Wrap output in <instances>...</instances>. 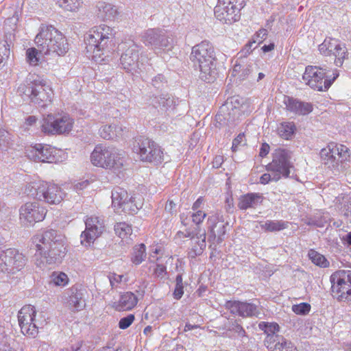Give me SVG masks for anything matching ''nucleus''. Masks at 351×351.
I'll return each mask as SVG.
<instances>
[{"mask_svg": "<svg viewBox=\"0 0 351 351\" xmlns=\"http://www.w3.org/2000/svg\"><path fill=\"white\" fill-rule=\"evenodd\" d=\"M31 250H35L34 262L40 269L60 262L66 253L64 239L54 230L36 234L32 238Z\"/></svg>", "mask_w": 351, "mask_h": 351, "instance_id": "f257e3e1", "label": "nucleus"}, {"mask_svg": "<svg viewBox=\"0 0 351 351\" xmlns=\"http://www.w3.org/2000/svg\"><path fill=\"white\" fill-rule=\"evenodd\" d=\"M194 66L200 71V78L210 83L215 80L217 60L212 44L202 41L193 47L191 57Z\"/></svg>", "mask_w": 351, "mask_h": 351, "instance_id": "f03ea898", "label": "nucleus"}, {"mask_svg": "<svg viewBox=\"0 0 351 351\" xmlns=\"http://www.w3.org/2000/svg\"><path fill=\"white\" fill-rule=\"evenodd\" d=\"M320 156L335 176L351 173L350 152L346 145L330 143L321 150Z\"/></svg>", "mask_w": 351, "mask_h": 351, "instance_id": "7ed1b4c3", "label": "nucleus"}, {"mask_svg": "<svg viewBox=\"0 0 351 351\" xmlns=\"http://www.w3.org/2000/svg\"><path fill=\"white\" fill-rule=\"evenodd\" d=\"M34 41L40 53L44 55L56 54L62 56L69 51L66 38L52 25H43Z\"/></svg>", "mask_w": 351, "mask_h": 351, "instance_id": "20e7f679", "label": "nucleus"}, {"mask_svg": "<svg viewBox=\"0 0 351 351\" xmlns=\"http://www.w3.org/2000/svg\"><path fill=\"white\" fill-rule=\"evenodd\" d=\"M115 31L106 25L91 28L86 34L84 41L87 53L95 61H97L109 51L110 44L114 37Z\"/></svg>", "mask_w": 351, "mask_h": 351, "instance_id": "39448f33", "label": "nucleus"}, {"mask_svg": "<svg viewBox=\"0 0 351 351\" xmlns=\"http://www.w3.org/2000/svg\"><path fill=\"white\" fill-rule=\"evenodd\" d=\"M291 152L285 149H277L273 154L272 161L267 165V169L271 173H264L260 178V183L268 184L270 181H278L282 177H289L290 169L293 167L290 159Z\"/></svg>", "mask_w": 351, "mask_h": 351, "instance_id": "423d86ee", "label": "nucleus"}, {"mask_svg": "<svg viewBox=\"0 0 351 351\" xmlns=\"http://www.w3.org/2000/svg\"><path fill=\"white\" fill-rule=\"evenodd\" d=\"M19 94L24 99H29L38 108H45L51 104L53 91L44 80H35L27 84H21L18 88Z\"/></svg>", "mask_w": 351, "mask_h": 351, "instance_id": "0eeeda50", "label": "nucleus"}, {"mask_svg": "<svg viewBox=\"0 0 351 351\" xmlns=\"http://www.w3.org/2000/svg\"><path fill=\"white\" fill-rule=\"evenodd\" d=\"M25 192L28 196L49 204H60L65 196V193L59 186L44 181L28 183Z\"/></svg>", "mask_w": 351, "mask_h": 351, "instance_id": "6e6552de", "label": "nucleus"}, {"mask_svg": "<svg viewBox=\"0 0 351 351\" xmlns=\"http://www.w3.org/2000/svg\"><path fill=\"white\" fill-rule=\"evenodd\" d=\"M119 50L121 51L120 65L125 71L132 75L143 71L144 58L141 56V60H139V47L136 43L133 40L123 42L119 45Z\"/></svg>", "mask_w": 351, "mask_h": 351, "instance_id": "1a4fd4ad", "label": "nucleus"}, {"mask_svg": "<svg viewBox=\"0 0 351 351\" xmlns=\"http://www.w3.org/2000/svg\"><path fill=\"white\" fill-rule=\"evenodd\" d=\"M90 161L96 167L116 171L123 167L124 159L115 148L98 145L91 153Z\"/></svg>", "mask_w": 351, "mask_h": 351, "instance_id": "9d476101", "label": "nucleus"}, {"mask_svg": "<svg viewBox=\"0 0 351 351\" xmlns=\"http://www.w3.org/2000/svg\"><path fill=\"white\" fill-rule=\"evenodd\" d=\"M73 123V119L66 113L48 114L43 119L41 130L47 134H68L71 131Z\"/></svg>", "mask_w": 351, "mask_h": 351, "instance_id": "9b49d317", "label": "nucleus"}, {"mask_svg": "<svg viewBox=\"0 0 351 351\" xmlns=\"http://www.w3.org/2000/svg\"><path fill=\"white\" fill-rule=\"evenodd\" d=\"M339 74H334L332 80L326 75V69L317 66L308 65L306 67L302 79L306 84L314 90L325 91L328 90Z\"/></svg>", "mask_w": 351, "mask_h": 351, "instance_id": "f8f14e48", "label": "nucleus"}, {"mask_svg": "<svg viewBox=\"0 0 351 351\" xmlns=\"http://www.w3.org/2000/svg\"><path fill=\"white\" fill-rule=\"evenodd\" d=\"M331 291L339 301H346L351 298V270H338L330 277Z\"/></svg>", "mask_w": 351, "mask_h": 351, "instance_id": "ddd939ff", "label": "nucleus"}, {"mask_svg": "<svg viewBox=\"0 0 351 351\" xmlns=\"http://www.w3.org/2000/svg\"><path fill=\"white\" fill-rule=\"evenodd\" d=\"M244 6V0H218L215 16L219 21L231 24L239 20L240 11Z\"/></svg>", "mask_w": 351, "mask_h": 351, "instance_id": "4468645a", "label": "nucleus"}, {"mask_svg": "<svg viewBox=\"0 0 351 351\" xmlns=\"http://www.w3.org/2000/svg\"><path fill=\"white\" fill-rule=\"evenodd\" d=\"M319 51L322 55L330 57L333 60L334 64L337 66H341L344 60L348 58V51L346 44L338 39L326 38L319 45Z\"/></svg>", "mask_w": 351, "mask_h": 351, "instance_id": "2eb2a0df", "label": "nucleus"}, {"mask_svg": "<svg viewBox=\"0 0 351 351\" xmlns=\"http://www.w3.org/2000/svg\"><path fill=\"white\" fill-rule=\"evenodd\" d=\"M36 315L35 307L32 305H25L19 311V324L24 335L34 338L38 334L41 324L35 319Z\"/></svg>", "mask_w": 351, "mask_h": 351, "instance_id": "dca6fc26", "label": "nucleus"}, {"mask_svg": "<svg viewBox=\"0 0 351 351\" xmlns=\"http://www.w3.org/2000/svg\"><path fill=\"white\" fill-rule=\"evenodd\" d=\"M26 261L25 256L15 249L0 252V271L14 274L23 268Z\"/></svg>", "mask_w": 351, "mask_h": 351, "instance_id": "f3484780", "label": "nucleus"}, {"mask_svg": "<svg viewBox=\"0 0 351 351\" xmlns=\"http://www.w3.org/2000/svg\"><path fill=\"white\" fill-rule=\"evenodd\" d=\"M134 152L140 156L141 160L149 162H160L162 160V152L153 141L141 138L134 146Z\"/></svg>", "mask_w": 351, "mask_h": 351, "instance_id": "a211bd4d", "label": "nucleus"}, {"mask_svg": "<svg viewBox=\"0 0 351 351\" xmlns=\"http://www.w3.org/2000/svg\"><path fill=\"white\" fill-rule=\"evenodd\" d=\"M142 41L147 46H152L154 50L168 51L172 48L173 40L164 30L160 29H147L142 35Z\"/></svg>", "mask_w": 351, "mask_h": 351, "instance_id": "6ab92c4d", "label": "nucleus"}, {"mask_svg": "<svg viewBox=\"0 0 351 351\" xmlns=\"http://www.w3.org/2000/svg\"><path fill=\"white\" fill-rule=\"evenodd\" d=\"M243 112V99L239 96H233L228 98L220 108L219 113L216 115V119L221 121L222 119H227L229 121H234L239 119Z\"/></svg>", "mask_w": 351, "mask_h": 351, "instance_id": "aec40b11", "label": "nucleus"}, {"mask_svg": "<svg viewBox=\"0 0 351 351\" xmlns=\"http://www.w3.org/2000/svg\"><path fill=\"white\" fill-rule=\"evenodd\" d=\"M20 219L26 225H33L43 221L46 215V209L38 202H27L20 208Z\"/></svg>", "mask_w": 351, "mask_h": 351, "instance_id": "412c9836", "label": "nucleus"}, {"mask_svg": "<svg viewBox=\"0 0 351 351\" xmlns=\"http://www.w3.org/2000/svg\"><path fill=\"white\" fill-rule=\"evenodd\" d=\"M85 225L86 229L81 234V243L88 246L104 230V220L96 216H90L86 219Z\"/></svg>", "mask_w": 351, "mask_h": 351, "instance_id": "4be33fe9", "label": "nucleus"}, {"mask_svg": "<svg viewBox=\"0 0 351 351\" xmlns=\"http://www.w3.org/2000/svg\"><path fill=\"white\" fill-rule=\"evenodd\" d=\"M225 308L232 315L243 317H252L258 314V307L252 303L229 300L226 302Z\"/></svg>", "mask_w": 351, "mask_h": 351, "instance_id": "5701e85b", "label": "nucleus"}, {"mask_svg": "<svg viewBox=\"0 0 351 351\" xmlns=\"http://www.w3.org/2000/svg\"><path fill=\"white\" fill-rule=\"evenodd\" d=\"M177 234L180 237H189L191 239V247L188 253L190 258H195L203 253L206 246L205 232L196 234L195 235L189 231H187L186 233L178 232Z\"/></svg>", "mask_w": 351, "mask_h": 351, "instance_id": "b1692460", "label": "nucleus"}, {"mask_svg": "<svg viewBox=\"0 0 351 351\" xmlns=\"http://www.w3.org/2000/svg\"><path fill=\"white\" fill-rule=\"evenodd\" d=\"M177 103L178 99L168 93L152 95L149 98L150 105L166 113L173 110Z\"/></svg>", "mask_w": 351, "mask_h": 351, "instance_id": "393cba45", "label": "nucleus"}, {"mask_svg": "<svg viewBox=\"0 0 351 351\" xmlns=\"http://www.w3.org/2000/svg\"><path fill=\"white\" fill-rule=\"evenodd\" d=\"M56 149L49 145H36L29 156L36 162H53L56 161Z\"/></svg>", "mask_w": 351, "mask_h": 351, "instance_id": "a878e982", "label": "nucleus"}, {"mask_svg": "<svg viewBox=\"0 0 351 351\" xmlns=\"http://www.w3.org/2000/svg\"><path fill=\"white\" fill-rule=\"evenodd\" d=\"M207 223L210 234L208 241H210L211 239H215L217 238V242H221L226 232V225L223 223L222 216L220 217L218 213L210 215L208 218Z\"/></svg>", "mask_w": 351, "mask_h": 351, "instance_id": "bb28decb", "label": "nucleus"}, {"mask_svg": "<svg viewBox=\"0 0 351 351\" xmlns=\"http://www.w3.org/2000/svg\"><path fill=\"white\" fill-rule=\"evenodd\" d=\"M66 302L71 309L79 311L84 308L85 300L83 298L84 294L82 289L73 286L66 291Z\"/></svg>", "mask_w": 351, "mask_h": 351, "instance_id": "cd10ccee", "label": "nucleus"}, {"mask_svg": "<svg viewBox=\"0 0 351 351\" xmlns=\"http://www.w3.org/2000/svg\"><path fill=\"white\" fill-rule=\"evenodd\" d=\"M269 351H297L291 342L278 335L269 336L265 340Z\"/></svg>", "mask_w": 351, "mask_h": 351, "instance_id": "c85d7f7f", "label": "nucleus"}, {"mask_svg": "<svg viewBox=\"0 0 351 351\" xmlns=\"http://www.w3.org/2000/svg\"><path fill=\"white\" fill-rule=\"evenodd\" d=\"M283 103L289 111L299 115L308 114L313 110L311 104L303 102L293 97L285 96Z\"/></svg>", "mask_w": 351, "mask_h": 351, "instance_id": "c756f323", "label": "nucleus"}, {"mask_svg": "<svg viewBox=\"0 0 351 351\" xmlns=\"http://www.w3.org/2000/svg\"><path fill=\"white\" fill-rule=\"evenodd\" d=\"M97 17L104 21H112L115 19L118 12L114 5L105 1H98L96 5Z\"/></svg>", "mask_w": 351, "mask_h": 351, "instance_id": "7c9ffc66", "label": "nucleus"}, {"mask_svg": "<svg viewBox=\"0 0 351 351\" xmlns=\"http://www.w3.org/2000/svg\"><path fill=\"white\" fill-rule=\"evenodd\" d=\"M137 302L136 295L128 291L120 295L119 301L114 303L113 307L118 311H130L137 304Z\"/></svg>", "mask_w": 351, "mask_h": 351, "instance_id": "2f4dec72", "label": "nucleus"}, {"mask_svg": "<svg viewBox=\"0 0 351 351\" xmlns=\"http://www.w3.org/2000/svg\"><path fill=\"white\" fill-rule=\"evenodd\" d=\"M263 197L258 193H247L240 197L238 207L241 210L248 208H254L261 205L263 202Z\"/></svg>", "mask_w": 351, "mask_h": 351, "instance_id": "473e14b6", "label": "nucleus"}, {"mask_svg": "<svg viewBox=\"0 0 351 351\" xmlns=\"http://www.w3.org/2000/svg\"><path fill=\"white\" fill-rule=\"evenodd\" d=\"M251 65L247 64L244 58H238L232 71V75L244 80L251 71Z\"/></svg>", "mask_w": 351, "mask_h": 351, "instance_id": "72a5a7b5", "label": "nucleus"}, {"mask_svg": "<svg viewBox=\"0 0 351 351\" xmlns=\"http://www.w3.org/2000/svg\"><path fill=\"white\" fill-rule=\"evenodd\" d=\"M112 205L115 210L123 209L125 201L128 198V192L121 188H117L112 191Z\"/></svg>", "mask_w": 351, "mask_h": 351, "instance_id": "f704fd0d", "label": "nucleus"}, {"mask_svg": "<svg viewBox=\"0 0 351 351\" xmlns=\"http://www.w3.org/2000/svg\"><path fill=\"white\" fill-rule=\"evenodd\" d=\"M121 128L115 125H104L99 130L100 136L110 140L121 135Z\"/></svg>", "mask_w": 351, "mask_h": 351, "instance_id": "c9c22d12", "label": "nucleus"}, {"mask_svg": "<svg viewBox=\"0 0 351 351\" xmlns=\"http://www.w3.org/2000/svg\"><path fill=\"white\" fill-rule=\"evenodd\" d=\"M288 222L282 220L271 221L267 220L261 225L262 229L269 232L280 231L288 227Z\"/></svg>", "mask_w": 351, "mask_h": 351, "instance_id": "e433bc0d", "label": "nucleus"}, {"mask_svg": "<svg viewBox=\"0 0 351 351\" xmlns=\"http://www.w3.org/2000/svg\"><path fill=\"white\" fill-rule=\"evenodd\" d=\"M108 279L112 289H117L121 285H125L129 281L127 275H119L115 273H110L108 276Z\"/></svg>", "mask_w": 351, "mask_h": 351, "instance_id": "4c0bfd02", "label": "nucleus"}, {"mask_svg": "<svg viewBox=\"0 0 351 351\" xmlns=\"http://www.w3.org/2000/svg\"><path fill=\"white\" fill-rule=\"evenodd\" d=\"M146 247L143 243L136 245L133 248L131 261L135 265L141 264L146 257Z\"/></svg>", "mask_w": 351, "mask_h": 351, "instance_id": "58836bf2", "label": "nucleus"}, {"mask_svg": "<svg viewBox=\"0 0 351 351\" xmlns=\"http://www.w3.org/2000/svg\"><path fill=\"white\" fill-rule=\"evenodd\" d=\"M56 1L59 7L69 12L77 11L82 3V0H56Z\"/></svg>", "mask_w": 351, "mask_h": 351, "instance_id": "ea45409f", "label": "nucleus"}, {"mask_svg": "<svg viewBox=\"0 0 351 351\" xmlns=\"http://www.w3.org/2000/svg\"><path fill=\"white\" fill-rule=\"evenodd\" d=\"M308 256L311 261L317 266L324 268L328 267L329 266V262L327 261L325 256L314 250H309Z\"/></svg>", "mask_w": 351, "mask_h": 351, "instance_id": "a19ab883", "label": "nucleus"}, {"mask_svg": "<svg viewBox=\"0 0 351 351\" xmlns=\"http://www.w3.org/2000/svg\"><path fill=\"white\" fill-rule=\"evenodd\" d=\"M114 231L123 239H128L132 232L131 226L125 222L117 223L114 226Z\"/></svg>", "mask_w": 351, "mask_h": 351, "instance_id": "79ce46f5", "label": "nucleus"}, {"mask_svg": "<svg viewBox=\"0 0 351 351\" xmlns=\"http://www.w3.org/2000/svg\"><path fill=\"white\" fill-rule=\"evenodd\" d=\"M295 125L293 123H282L278 128V134L285 139H289L294 133Z\"/></svg>", "mask_w": 351, "mask_h": 351, "instance_id": "37998d69", "label": "nucleus"}, {"mask_svg": "<svg viewBox=\"0 0 351 351\" xmlns=\"http://www.w3.org/2000/svg\"><path fill=\"white\" fill-rule=\"evenodd\" d=\"M69 282L67 275L63 272L54 271L51 276L50 283L55 286L64 287Z\"/></svg>", "mask_w": 351, "mask_h": 351, "instance_id": "c03bdc74", "label": "nucleus"}, {"mask_svg": "<svg viewBox=\"0 0 351 351\" xmlns=\"http://www.w3.org/2000/svg\"><path fill=\"white\" fill-rule=\"evenodd\" d=\"M141 206L142 204L141 202H136V198L131 197L130 199L128 198L126 201H125L122 211L133 214L136 213Z\"/></svg>", "mask_w": 351, "mask_h": 351, "instance_id": "a18cd8bd", "label": "nucleus"}, {"mask_svg": "<svg viewBox=\"0 0 351 351\" xmlns=\"http://www.w3.org/2000/svg\"><path fill=\"white\" fill-rule=\"evenodd\" d=\"M258 327L261 330H263L266 334L267 337L265 340L269 337L276 335L275 332L278 330L279 326L275 323H267L261 322L258 324Z\"/></svg>", "mask_w": 351, "mask_h": 351, "instance_id": "49530a36", "label": "nucleus"}, {"mask_svg": "<svg viewBox=\"0 0 351 351\" xmlns=\"http://www.w3.org/2000/svg\"><path fill=\"white\" fill-rule=\"evenodd\" d=\"M40 51L39 48L37 49L36 48H29L26 51V58L27 62L31 65H37L38 62L40 61ZM43 54V53H41Z\"/></svg>", "mask_w": 351, "mask_h": 351, "instance_id": "de8ad7c7", "label": "nucleus"}, {"mask_svg": "<svg viewBox=\"0 0 351 351\" xmlns=\"http://www.w3.org/2000/svg\"><path fill=\"white\" fill-rule=\"evenodd\" d=\"M184 294V285L182 274H178L176 278V287L173 291V297L176 300L180 299Z\"/></svg>", "mask_w": 351, "mask_h": 351, "instance_id": "09e8293b", "label": "nucleus"}, {"mask_svg": "<svg viewBox=\"0 0 351 351\" xmlns=\"http://www.w3.org/2000/svg\"><path fill=\"white\" fill-rule=\"evenodd\" d=\"M292 311L295 314L305 315L310 312L311 305L306 302L294 304L292 306Z\"/></svg>", "mask_w": 351, "mask_h": 351, "instance_id": "8fccbe9b", "label": "nucleus"}, {"mask_svg": "<svg viewBox=\"0 0 351 351\" xmlns=\"http://www.w3.org/2000/svg\"><path fill=\"white\" fill-rule=\"evenodd\" d=\"M10 46L6 42L0 43V64L10 56Z\"/></svg>", "mask_w": 351, "mask_h": 351, "instance_id": "3c124183", "label": "nucleus"}, {"mask_svg": "<svg viewBox=\"0 0 351 351\" xmlns=\"http://www.w3.org/2000/svg\"><path fill=\"white\" fill-rule=\"evenodd\" d=\"M256 43V41H250L248 43H247L243 49L239 52L240 56L238 58H244L250 54L253 49H254L257 46L253 47V45Z\"/></svg>", "mask_w": 351, "mask_h": 351, "instance_id": "603ef678", "label": "nucleus"}, {"mask_svg": "<svg viewBox=\"0 0 351 351\" xmlns=\"http://www.w3.org/2000/svg\"><path fill=\"white\" fill-rule=\"evenodd\" d=\"M134 315L133 314H129L126 317L121 318L119 322V326L121 329L128 328L134 322Z\"/></svg>", "mask_w": 351, "mask_h": 351, "instance_id": "864d4df0", "label": "nucleus"}, {"mask_svg": "<svg viewBox=\"0 0 351 351\" xmlns=\"http://www.w3.org/2000/svg\"><path fill=\"white\" fill-rule=\"evenodd\" d=\"M206 217V213L202 210H197L195 212H193L191 215L193 222L196 225L200 224Z\"/></svg>", "mask_w": 351, "mask_h": 351, "instance_id": "5fc2aeb1", "label": "nucleus"}, {"mask_svg": "<svg viewBox=\"0 0 351 351\" xmlns=\"http://www.w3.org/2000/svg\"><path fill=\"white\" fill-rule=\"evenodd\" d=\"M267 35V31L265 29H259L252 37L251 41H256L258 45L261 43L265 39Z\"/></svg>", "mask_w": 351, "mask_h": 351, "instance_id": "6e6d98bb", "label": "nucleus"}, {"mask_svg": "<svg viewBox=\"0 0 351 351\" xmlns=\"http://www.w3.org/2000/svg\"><path fill=\"white\" fill-rule=\"evenodd\" d=\"M166 80L164 75L158 74L152 79V85L156 88H160L163 84L166 83Z\"/></svg>", "mask_w": 351, "mask_h": 351, "instance_id": "4d7b16f0", "label": "nucleus"}, {"mask_svg": "<svg viewBox=\"0 0 351 351\" xmlns=\"http://www.w3.org/2000/svg\"><path fill=\"white\" fill-rule=\"evenodd\" d=\"M166 267L162 265H157L154 269V275L160 278H164L166 275Z\"/></svg>", "mask_w": 351, "mask_h": 351, "instance_id": "13d9d810", "label": "nucleus"}, {"mask_svg": "<svg viewBox=\"0 0 351 351\" xmlns=\"http://www.w3.org/2000/svg\"><path fill=\"white\" fill-rule=\"evenodd\" d=\"M88 184L89 182L88 180L79 182L74 184L73 189L77 193H80V191L86 189Z\"/></svg>", "mask_w": 351, "mask_h": 351, "instance_id": "bf43d9fd", "label": "nucleus"}, {"mask_svg": "<svg viewBox=\"0 0 351 351\" xmlns=\"http://www.w3.org/2000/svg\"><path fill=\"white\" fill-rule=\"evenodd\" d=\"M176 204L172 200H169L165 205V210L171 214L176 212Z\"/></svg>", "mask_w": 351, "mask_h": 351, "instance_id": "052dcab7", "label": "nucleus"}, {"mask_svg": "<svg viewBox=\"0 0 351 351\" xmlns=\"http://www.w3.org/2000/svg\"><path fill=\"white\" fill-rule=\"evenodd\" d=\"M232 330L237 332L239 337H243L245 336V331L243 328L237 323L233 325Z\"/></svg>", "mask_w": 351, "mask_h": 351, "instance_id": "680f3d73", "label": "nucleus"}, {"mask_svg": "<svg viewBox=\"0 0 351 351\" xmlns=\"http://www.w3.org/2000/svg\"><path fill=\"white\" fill-rule=\"evenodd\" d=\"M269 149H270V147L268 144H267V143L262 144L261 147L260 149V153H259L260 156L265 157V156H267L269 152Z\"/></svg>", "mask_w": 351, "mask_h": 351, "instance_id": "e2e57ef3", "label": "nucleus"}, {"mask_svg": "<svg viewBox=\"0 0 351 351\" xmlns=\"http://www.w3.org/2000/svg\"><path fill=\"white\" fill-rule=\"evenodd\" d=\"M244 135L239 134L232 141V149H235L243 141Z\"/></svg>", "mask_w": 351, "mask_h": 351, "instance_id": "0e129e2a", "label": "nucleus"}, {"mask_svg": "<svg viewBox=\"0 0 351 351\" xmlns=\"http://www.w3.org/2000/svg\"><path fill=\"white\" fill-rule=\"evenodd\" d=\"M204 199L202 197H199L193 204L192 206L193 212H195L197 210H201V206L203 204Z\"/></svg>", "mask_w": 351, "mask_h": 351, "instance_id": "69168bd1", "label": "nucleus"}, {"mask_svg": "<svg viewBox=\"0 0 351 351\" xmlns=\"http://www.w3.org/2000/svg\"><path fill=\"white\" fill-rule=\"evenodd\" d=\"M222 162L221 156H216L213 161V167L215 168H219Z\"/></svg>", "mask_w": 351, "mask_h": 351, "instance_id": "338daca9", "label": "nucleus"}, {"mask_svg": "<svg viewBox=\"0 0 351 351\" xmlns=\"http://www.w3.org/2000/svg\"><path fill=\"white\" fill-rule=\"evenodd\" d=\"M36 121V118L34 116H29L26 119V124L28 125H33Z\"/></svg>", "mask_w": 351, "mask_h": 351, "instance_id": "774afa93", "label": "nucleus"}]
</instances>
